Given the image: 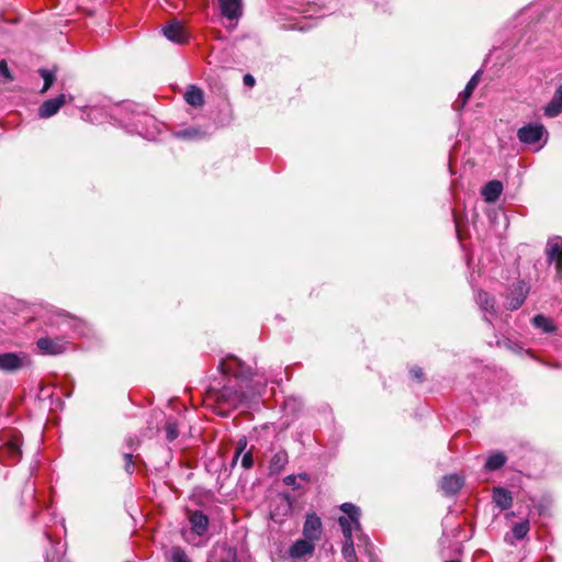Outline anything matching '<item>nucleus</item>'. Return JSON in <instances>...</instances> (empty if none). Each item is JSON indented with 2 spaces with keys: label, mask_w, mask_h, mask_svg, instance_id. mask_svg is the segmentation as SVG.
I'll return each instance as SVG.
<instances>
[{
  "label": "nucleus",
  "mask_w": 562,
  "mask_h": 562,
  "mask_svg": "<svg viewBox=\"0 0 562 562\" xmlns=\"http://www.w3.org/2000/svg\"><path fill=\"white\" fill-rule=\"evenodd\" d=\"M220 371L224 374L233 375L239 382V389L225 385L213 393L216 403L225 406L227 409L237 408L247 400L259 394V390L248 385L254 375L252 369L246 366L239 358L228 355L223 358L218 364Z\"/></svg>",
  "instance_id": "obj_1"
},
{
  "label": "nucleus",
  "mask_w": 562,
  "mask_h": 562,
  "mask_svg": "<svg viewBox=\"0 0 562 562\" xmlns=\"http://www.w3.org/2000/svg\"><path fill=\"white\" fill-rule=\"evenodd\" d=\"M340 509L347 515V517L341 516L338 519L345 538L341 553L346 562H357L358 558L353 547L352 532L360 529V509L351 503H344Z\"/></svg>",
  "instance_id": "obj_2"
},
{
  "label": "nucleus",
  "mask_w": 562,
  "mask_h": 562,
  "mask_svg": "<svg viewBox=\"0 0 562 562\" xmlns=\"http://www.w3.org/2000/svg\"><path fill=\"white\" fill-rule=\"evenodd\" d=\"M546 254L548 260L555 263L559 278H562V237L554 236L549 238L546 247Z\"/></svg>",
  "instance_id": "obj_3"
},
{
  "label": "nucleus",
  "mask_w": 562,
  "mask_h": 562,
  "mask_svg": "<svg viewBox=\"0 0 562 562\" xmlns=\"http://www.w3.org/2000/svg\"><path fill=\"white\" fill-rule=\"evenodd\" d=\"M29 362L24 353L4 352L0 353V370L13 372L23 368Z\"/></svg>",
  "instance_id": "obj_4"
},
{
  "label": "nucleus",
  "mask_w": 562,
  "mask_h": 562,
  "mask_svg": "<svg viewBox=\"0 0 562 562\" xmlns=\"http://www.w3.org/2000/svg\"><path fill=\"white\" fill-rule=\"evenodd\" d=\"M322 531L321 518L315 513L307 514L303 525L304 538L315 543V541L321 539Z\"/></svg>",
  "instance_id": "obj_5"
},
{
  "label": "nucleus",
  "mask_w": 562,
  "mask_h": 562,
  "mask_svg": "<svg viewBox=\"0 0 562 562\" xmlns=\"http://www.w3.org/2000/svg\"><path fill=\"white\" fill-rule=\"evenodd\" d=\"M544 132V127L541 124H528L518 130L517 137L521 143L531 145L538 143Z\"/></svg>",
  "instance_id": "obj_6"
},
{
  "label": "nucleus",
  "mask_w": 562,
  "mask_h": 562,
  "mask_svg": "<svg viewBox=\"0 0 562 562\" xmlns=\"http://www.w3.org/2000/svg\"><path fill=\"white\" fill-rule=\"evenodd\" d=\"M164 35L171 42L183 44L188 41V34L183 24L177 20L168 22L162 29Z\"/></svg>",
  "instance_id": "obj_7"
},
{
  "label": "nucleus",
  "mask_w": 562,
  "mask_h": 562,
  "mask_svg": "<svg viewBox=\"0 0 562 562\" xmlns=\"http://www.w3.org/2000/svg\"><path fill=\"white\" fill-rule=\"evenodd\" d=\"M36 345L43 355L56 356L63 353L67 349V344L65 341L48 337L40 338Z\"/></svg>",
  "instance_id": "obj_8"
},
{
  "label": "nucleus",
  "mask_w": 562,
  "mask_h": 562,
  "mask_svg": "<svg viewBox=\"0 0 562 562\" xmlns=\"http://www.w3.org/2000/svg\"><path fill=\"white\" fill-rule=\"evenodd\" d=\"M220 10L227 20H238L243 14L241 0H218Z\"/></svg>",
  "instance_id": "obj_9"
},
{
  "label": "nucleus",
  "mask_w": 562,
  "mask_h": 562,
  "mask_svg": "<svg viewBox=\"0 0 562 562\" xmlns=\"http://www.w3.org/2000/svg\"><path fill=\"white\" fill-rule=\"evenodd\" d=\"M528 288L524 282H518L507 297L506 307L510 311L518 310L526 300Z\"/></svg>",
  "instance_id": "obj_10"
},
{
  "label": "nucleus",
  "mask_w": 562,
  "mask_h": 562,
  "mask_svg": "<svg viewBox=\"0 0 562 562\" xmlns=\"http://www.w3.org/2000/svg\"><path fill=\"white\" fill-rule=\"evenodd\" d=\"M191 531L198 537L204 536L209 530V518L201 510H194L189 514Z\"/></svg>",
  "instance_id": "obj_11"
},
{
  "label": "nucleus",
  "mask_w": 562,
  "mask_h": 562,
  "mask_svg": "<svg viewBox=\"0 0 562 562\" xmlns=\"http://www.w3.org/2000/svg\"><path fill=\"white\" fill-rule=\"evenodd\" d=\"M65 103V94H59L56 98L46 100L38 109V116L42 119H48L55 115Z\"/></svg>",
  "instance_id": "obj_12"
},
{
  "label": "nucleus",
  "mask_w": 562,
  "mask_h": 562,
  "mask_svg": "<svg viewBox=\"0 0 562 562\" xmlns=\"http://www.w3.org/2000/svg\"><path fill=\"white\" fill-rule=\"evenodd\" d=\"M21 458L19 439L14 438L0 447V460L16 462Z\"/></svg>",
  "instance_id": "obj_13"
},
{
  "label": "nucleus",
  "mask_w": 562,
  "mask_h": 562,
  "mask_svg": "<svg viewBox=\"0 0 562 562\" xmlns=\"http://www.w3.org/2000/svg\"><path fill=\"white\" fill-rule=\"evenodd\" d=\"M476 303L479 304L482 312H484V318L492 325L491 319H488L487 314L495 315L496 314V302L495 299L490 295L487 292L480 291L476 295Z\"/></svg>",
  "instance_id": "obj_14"
},
{
  "label": "nucleus",
  "mask_w": 562,
  "mask_h": 562,
  "mask_svg": "<svg viewBox=\"0 0 562 562\" xmlns=\"http://www.w3.org/2000/svg\"><path fill=\"white\" fill-rule=\"evenodd\" d=\"M315 550V543L304 539L296 540L290 548V555L294 559H302L312 555Z\"/></svg>",
  "instance_id": "obj_15"
},
{
  "label": "nucleus",
  "mask_w": 562,
  "mask_h": 562,
  "mask_svg": "<svg viewBox=\"0 0 562 562\" xmlns=\"http://www.w3.org/2000/svg\"><path fill=\"white\" fill-rule=\"evenodd\" d=\"M480 80V71L475 72L470 81L467 83L464 90L459 94L458 99L456 100L453 108L456 110H461L470 97L472 95L474 89L476 88Z\"/></svg>",
  "instance_id": "obj_16"
},
{
  "label": "nucleus",
  "mask_w": 562,
  "mask_h": 562,
  "mask_svg": "<svg viewBox=\"0 0 562 562\" xmlns=\"http://www.w3.org/2000/svg\"><path fill=\"white\" fill-rule=\"evenodd\" d=\"M503 192V184L498 180L488 181L482 189V196L488 203H493L498 200Z\"/></svg>",
  "instance_id": "obj_17"
},
{
  "label": "nucleus",
  "mask_w": 562,
  "mask_h": 562,
  "mask_svg": "<svg viewBox=\"0 0 562 562\" xmlns=\"http://www.w3.org/2000/svg\"><path fill=\"white\" fill-rule=\"evenodd\" d=\"M463 485V480L457 474H450L441 480L440 487L447 495H454Z\"/></svg>",
  "instance_id": "obj_18"
},
{
  "label": "nucleus",
  "mask_w": 562,
  "mask_h": 562,
  "mask_svg": "<svg viewBox=\"0 0 562 562\" xmlns=\"http://www.w3.org/2000/svg\"><path fill=\"white\" fill-rule=\"evenodd\" d=\"M562 113V85L555 90L551 101L544 108L548 117H555Z\"/></svg>",
  "instance_id": "obj_19"
},
{
  "label": "nucleus",
  "mask_w": 562,
  "mask_h": 562,
  "mask_svg": "<svg viewBox=\"0 0 562 562\" xmlns=\"http://www.w3.org/2000/svg\"><path fill=\"white\" fill-rule=\"evenodd\" d=\"M493 501L501 509H508L513 505V497L510 492L503 487H494Z\"/></svg>",
  "instance_id": "obj_20"
},
{
  "label": "nucleus",
  "mask_w": 562,
  "mask_h": 562,
  "mask_svg": "<svg viewBox=\"0 0 562 562\" xmlns=\"http://www.w3.org/2000/svg\"><path fill=\"white\" fill-rule=\"evenodd\" d=\"M165 558L169 562H192L186 550L179 546H172L166 550Z\"/></svg>",
  "instance_id": "obj_21"
},
{
  "label": "nucleus",
  "mask_w": 562,
  "mask_h": 562,
  "mask_svg": "<svg viewBox=\"0 0 562 562\" xmlns=\"http://www.w3.org/2000/svg\"><path fill=\"white\" fill-rule=\"evenodd\" d=\"M506 456L503 452L496 451L487 457L484 468L490 472L496 471L501 469L506 463Z\"/></svg>",
  "instance_id": "obj_22"
},
{
  "label": "nucleus",
  "mask_w": 562,
  "mask_h": 562,
  "mask_svg": "<svg viewBox=\"0 0 562 562\" xmlns=\"http://www.w3.org/2000/svg\"><path fill=\"white\" fill-rule=\"evenodd\" d=\"M184 99L192 106H201L204 102L203 91L194 86H191L187 90Z\"/></svg>",
  "instance_id": "obj_23"
},
{
  "label": "nucleus",
  "mask_w": 562,
  "mask_h": 562,
  "mask_svg": "<svg viewBox=\"0 0 562 562\" xmlns=\"http://www.w3.org/2000/svg\"><path fill=\"white\" fill-rule=\"evenodd\" d=\"M288 453L284 450L277 451L270 461V470L272 472H281L288 464Z\"/></svg>",
  "instance_id": "obj_24"
},
{
  "label": "nucleus",
  "mask_w": 562,
  "mask_h": 562,
  "mask_svg": "<svg viewBox=\"0 0 562 562\" xmlns=\"http://www.w3.org/2000/svg\"><path fill=\"white\" fill-rule=\"evenodd\" d=\"M178 137L187 138V139H201L205 136V133L200 128L190 127L182 131H179L176 134Z\"/></svg>",
  "instance_id": "obj_25"
},
{
  "label": "nucleus",
  "mask_w": 562,
  "mask_h": 562,
  "mask_svg": "<svg viewBox=\"0 0 562 562\" xmlns=\"http://www.w3.org/2000/svg\"><path fill=\"white\" fill-rule=\"evenodd\" d=\"M532 324L537 328H541L544 333H552L555 329L551 322L543 315H536L532 318Z\"/></svg>",
  "instance_id": "obj_26"
},
{
  "label": "nucleus",
  "mask_w": 562,
  "mask_h": 562,
  "mask_svg": "<svg viewBox=\"0 0 562 562\" xmlns=\"http://www.w3.org/2000/svg\"><path fill=\"white\" fill-rule=\"evenodd\" d=\"M166 430V438L168 441H173L178 438L179 431H178V424L175 419L169 418L165 426Z\"/></svg>",
  "instance_id": "obj_27"
},
{
  "label": "nucleus",
  "mask_w": 562,
  "mask_h": 562,
  "mask_svg": "<svg viewBox=\"0 0 562 562\" xmlns=\"http://www.w3.org/2000/svg\"><path fill=\"white\" fill-rule=\"evenodd\" d=\"M528 531H529V521L528 520L518 522L513 527V533H514L515 538L518 540L524 539L527 536Z\"/></svg>",
  "instance_id": "obj_28"
},
{
  "label": "nucleus",
  "mask_w": 562,
  "mask_h": 562,
  "mask_svg": "<svg viewBox=\"0 0 562 562\" xmlns=\"http://www.w3.org/2000/svg\"><path fill=\"white\" fill-rule=\"evenodd\" d=\"M40 74L44 79V87L42 89V92H46L55 81V74L47 69H41Z\"/></svg>",
  "instance_id": "obj_29"
},
{
  "label": "nucleus",
  "mask_w": 562,
  "mask_h": 562,
  "mask_svg": "<svg viewBox=\"0 0 562 562\" xmlns=\"http://www.w3.org/2000/svg\"><path fill=\"white\" fill-rule=\"evenodd\" d=\"M246 447H247V439H246V437H243L237 441L235 453L233 457V464H236L238 458L245 451Z\"/></svg>",
  "instance_id": "obj_30"
},
{
  "label": "nucleus",
  "mask_w": 562,
  "mask_h": 562,
  "mask_svg": "<svg viewBox=\"0 0 562 562\" xmlns=\"http://www.w3.org/2000/svg\"><path fill=\"white\" fill-rule=\"evenodd\" d=\"M241 454V467L246 470H249L254 465L252 451L248 450Z\"/></svg>",
  "instance_id": "obj_31"
},
{
  "label": "nucleus",
  "mask_w": 562,
  "mask_h": 562,
  "mask_svg": "<svg viewBox=\"0 0 562 562\" xmlns=\"http://www.w3.org/2000/svg\"><path fill=\"white\" fill-rule=\"evenodd\" d=\"M3 78L4 81L11 79L10 71L4 59L0 60V79Z\"/></svg>",
  "instance_id": "obj_32"
},
{
  "label": "nucleus",
  "mask_w": 562,
  "mask_h": 562,
  "mask_svg": "<svg viewBox=\"0 0 562 562\" xmlns=\"http://www.w3.org/2000/svg\"><path fill=\"white\" fill-rule=\"evenodd\" d=\"M124 460H125V470L128 473H133L134 471V462H133V454L131 452L124 453Z\"/></svg>",
  "instance_id": "obj_33"
},
{
  "label": "nucleus",
  "mask_w": 562,
  "mask_h": 562,
  "mask_svg": "<svg viewBox=\"0 0 562 562\" xmlns=\"http://www.w3.org/2000/svg\"><path fill=\"white\" fill-rule=\"evenodd\" d=\"M139 442H140L139 439L135 436L134 437L130 436L126 438V445L130 450H135L136 447L139 445Z\"/></svg>",
  "instance_id": "obj_34"
},
{
  "label": "nucleus",
  "mask_w": 562,
  "mask_h": 562,
  "mask_svg": "<svg viewBox=\"0 0 562 562\" xmlns=\"http://www.w3.org/2000/svg\"><path fill=\"white\" fill-rule=\"evenodd\" d=\"M409 373H411V375H412L414 379H416V380H418V381H422L423 375H424V374H423V370H422L420 368H417V367L412 368V369H411V371H409Z\"/></svg>",
  "instance_id": "obj_35"
},
{
  "label": "nucleus",
  "mask_w": 562,
  "mask_h": 562,
  "mask_svg": "<svg viewBox=\"0 0 562 562\" xmlns=\"http://www.w3.org/2000/svg\"><path fill=\"white\" fill-rule=\"evenodd\" d=\"M284 483L289 486H293L294 488H297L296 486V476L295 475H288L284 477Z\"/></svg>",
  "instance_id": "obj_36"
},
{
  "label": "nucleus",
  "mask_w": 562,
  "mask_h": 562,
  "mask_svg": "<svg viewBox=\"0 0 562 562\" xmlns=\"http://www.w3.org/2000/svg\"><path fill=\"white\" fill-rule=\"evenodd\" d=\"M244 85L247 87H254L255 78L249 74L245 75L244 76Z\"/></svg>",
  "instance_id": "obj_37"
},
{
  "label": "nucleus",
  "mask_w": 562,
  "mask_h": 562,
  "mask_svg": "<svg viewBox=\"0 0 562 562\" xmlns=\"http://www.w3.org/2000/svg\"><path fill=\"white\" fill-rule=\"evenodd\" d=\"M299 476H300L302 480H307V474H306V473L300 474Z\"/></svg>",
  "instance_id": "obj_38"
},
{
  "label": "nucleus",
  "mask_w": 562,
  "mask_h": 562,
  "mask_svg": "<svg viewBox=\"0 0 562 562\" xmlns=\"http://www.w3.org/2000/svg\"><path fill=\"white\" fill-rule=\"evenodd\" d=\"M222 562H236L235 559L232 560H223Z\"/></svg>",
  "instance_id": "obj_39"
},
{
  "label": "nucleus",
  "mask_w": 562,
  "mask_h": 562,
  "mask_svg": "<svg viewBox=\"0 0 562 562\" xmlns=\"http://www.w3.org/2000/svg\"><path fill=\"white\" fill-rule=\"evenodd\" d=\"M447 562H459V561H457V560H450V561H447Z\"/></svg>",
  "instance_id": "obj_40"
}]
</instances>
